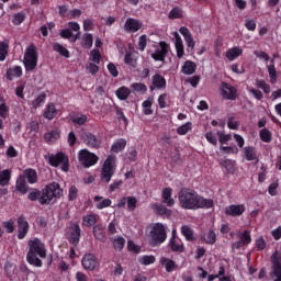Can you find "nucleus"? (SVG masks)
Returning <instances> with one entry per match:
<instances>
[{
  "mask_svg": "<svg viewBox=\"0 0 281 281\" xmlns=\"http://www.w3.org/2000/svg\"><path fill=\"white\" fill-rule=\"evenodd\" d=\"M167 81H166V77L161 76V74H155L151 77V85L149 86V90L150 91H155V90H164L167 87Z\"/></svg>",
  "mask_w": 281,
  "mask_h": 281,
  "instance_id": "obj_14",
  "label": "nucleus"
},
{
  "mask_svg": "<svg viewBox=\"0 0 281 281\" xmlns=\"http://www.w3.org/2000/svg\"><path fill=\"white\" fill-rule=\"evenodd\" d=\"M64 191L58 182H50L43 189L42 205H50L54 199H60Z\"/></svg>",
  "mask_w": 281,
  "mask_h": 281,
  "instance_id": "obj_4",
  "label": "nucleus"
},
{
  "mask_svg": "<svg viewBox=\"0 0 281 281\" xmlns=\"http://www.w3.org/2000/svg\"><path fill=\"white\" fill-rule=\"evenodd\" d=\"M81 46L85 49H91V47H93V35L91 33H86L82 35Z\"/></svg>",
  "mask_w": 281,
  "mask_h": 281,
  "instance_id": "obj_43",
  "label": "nucleus"
},
{
  "mask_svg": "<svg viewBox=\"0 0 281 281\" xmlns=\"http://www.w3.org/2000/svg\"><path fill=\"white\" fill-rule=\"evenodd\" d=\"M239 240L244 244L245 247H247V245H251V232L244 231Z\"/></svg>",
  "mask_w": 281,
  "mask_h": 281,
  "instance_id": "obj_59",
  "label": "nucleus"
},
{
  "mask_svg": "<svg viewBox=\"0 0 281 281\" xmlns=\"http://www.w3.org/2000/svg\"><path fill=\"white\" fill-rule=\"evenodd\" d=\"M57 139H60V130L58 128L52 130L50 132L44 134V142H46V144H49V142H56Z\"/></svg>",
  "mask_w": 281,
  "mask_h": 281,
  "instance_id": "obj_31",
  "label": "nucleus"
},
{
  "mask_svg": "<svg viewBox=\"0 0 281 281\" xmlns=\"http://www.w3.org/2000/svg\"><path fill=\"white\" fill-rule=\"evenodd\" d=\"M246 210L247 207H245V204H232L226 206L224 212L226 216H233V218H236L238 216H243Z\"/></svg>",
  "mask_w": 281,
  "mask_h": 281,
  "instance_id": "obj_15",
  "label": "nucleus"
},
{
  "mask_svg": "<svg viewBox=\"0 0 281 281\" xmlns=\"http://www.w3.org/2000/svg\"><path fill=\"white\" fill-rule=\"evenodd\" d=\"M222 97L224 100H236L238 98V89L227 82H222Z\"/></svg>",
  "mask_w": 281,
  "mask_h": 281,
  "instance_id": "obj_13",
  "label": "nucleus"
},
{
  "mask_svg": "<svg viewBox=\"0 0 281 281\" xmlns=\"http://www.w3.org/2000/svg\"><path fill=\"white\" fill-rule=\"evenodd\" d=\"M95 223H98V215L95 214L85 215L82 218V225L85 227H95Z\"/></svg>",
  "mask_w": 281,
  "mask_h": 281,
  "instance_id": "obj_37",
  "label": "nucleus"
},
{
  "mask_svg": "<svg viewBox=\"0 0 281 281\" xmlns=\"http://www.w3.org/2000/svg\"><path fill=\"white\" fill-rule=\"evenodd\" d=\"M270 82H276L278 79V71L276 70V59L270 60V65L267 66Z\"/></svg>",
  "mask_w": 281,
  "mask_h": 281,
  "instance_id": "obj_41",
  "label": "nucleus"
},
{
  "mask_svg": "<svg viewBox=\"0 0 281 281\" xmlns=\"http://www.w3.org/2000/svg\"><path fill=\"white\" fill-rule=\"evenodd\" d=\"M131 88L136 91V93H146L148 91V87H146V83L142 82H134L131 85Z\"/></svg>",
  "mask_w": 281,
  "mask_h": 281,
  "instance_id": "obj_53",
  "label": "nucleus"
},
{
  "mask_svg": "<svg viewBox=\"0 0 281 281\" xmlns=\"http://www.w3.org/2000/svg\"><path fill=\"white\" fill-rule=\"evenodd\" d=\"M156 50L151 54V58L159 63H166V57L170 49V45L166 42H159V46H155Z\"/></svg>",
  "mask_w": 281,
  "mask_h": 281,
  "instance_id": "obj_10",
  "label": "nucleus"
},
{
  "mask_svg": "<svg viewBox=\"0 0 281 281\" xmlns=\"http://www.w3.org/2000/svg\"><path fill=\"white\" fill-rule=\"evenodd\" d=\"M196 71V63L192 60H187L184 61L182 68H181V74L184 76H192Z\"/></svg>",
  "mask_w": 281,
  "mask_h": 281,
  "instance_id": "obj_27",
  "label": "nucleus"
},
{
  "mask_svg": "<svg viewBox=\"0 0 281 281\" xmlns=\"http://www.w3.org/2000/svg\"><path fill=\"white\" fill-rule=\"evenodd\" d=\"M80 234H81L80 225L78 223L72 224L70 236L68 238L70 245H74L75 247H77V245L80 243Z\"/></svg>",
  "mask_w": 281,
  "mask_h": 281,
  "instance_id": "obj_19",
  "label": "nucleus"
},
{
  "mask_svg": "<svg viewBox=\"0 0 281 281\" xmlns=\"http://www.w3.org/2000/svg\"><path fill=\"white\" fill-rule=\"evenodd\" d=\"M168 248L173 254H183V251H186V246L183 245V241L177 236V233L175 231H172L171 238L168 243Z\"/></svg>",
  "mask_w": 281,
  "mask_h": 281,
  "instance_id": "obj_11",
  "label": "nucleus"
},
{
  "mask_svg": "<svg viewBox=\"0 0 281 281\" xmlns=\"http://www.w3.org/2000/svg\"><path fill=\"white\" fill-rule=\"evenodd\" d=\"M78 159L83 168H91L100 161V157L94 153L89 151V149H80L78 153Z\"/></svg>",
  "mask_w": 281,
  "mask_h": 281,
  "instance_id": "obj_8",
  "label": "nucleus"
},
{
  "mask_svg": "<svg viewBox=\"0 0 281 281\" xmlns=\"http://www.w3.org/2000/svg\"><path fill=\"white\" fill-rule=\"evenodd\" d=\"M70 120L72 124H75L76 126H82L87 124V121L89 120V117L86 114H76L70 116Z\"/></svg>",
  "mask_w": 281,
  "mask_h": 281,
  "instance_id": "obj_40",
  "label": "nucleus"
},
{
  "mask_svg": "<svg viewBox=\"0 0 281 281\" xmlns=\"http://www.w3.org/2000/svg\"><path fill=\"white\" fill-rule=\"evenodd\" d=\"M160 265H162V267H165L167 273H172V271H175L177 269V262H175V260L162 257L160 258Z\"/></svg>",
  "mask_w": 281,
  "mask_h": 281,
  "instance_id": "obj_28",
  "label": "nucleus"
},
{
  "mask_svg": "<svg viewBox=\"0 0 281 281\" xmlns=\"http://www.w3.org/2000/svg\"><path fill=\"white\" fill-rule=\"evenodd\" d=\"M189 131H192V122H188L177 128L178 135H188Z\"/></svg>",
  "mask_w": 281,
  "mask_h": 281,
  "instance_id": "obj_58",
  "label": "nucleus"
},
{
  "mask_svg": "<svg viewBox=\"0 0 281 281\" xmlns=\"http://www.w3.org/2000/svg\"><path fill=\"white\" fill-rule=\"evenodd\" d=\"M10 52V42L8 40L0 42V63H3Z\"/></svg>",
  "mask_w": 281,
  "mask_h": 281,
  "instance_id": "obj_35",
  "label": "nucleus"
},
{
  "mask_svg": "<svg viewBox=\"0 0 281 281\" xmlns=\"http://www.w3.org/2000/svg\"><path fill=\"white\" fill-rule=\"evenodd\" d=\"M18 240H23L25 236L30 233V223L27 220L21 215L18 217Z\"/></svg>",
  "mask_w": 281,
  "mask_h": 281,
  "instance_id": "obj_12",
  "label": "nucleus"
},
{
  "mask_svg": "<svg viewBox=\"0 0 281 281\" xmlns=\"http://www.w3.org/2000/svg\"><path fill=\"white\" fill-rule=\"evenodd\" d=\"M76 199H78V188L71 186L68 190V201H76Z\"/></svg>",
  "mask_w": 281,
  "mask_h": 281,
  "instance_id": "obj_62",
  "label": "nucleus"
},
{
  "mask_svg": "<svg viewBox=\"0 0 281 281\" xmlns=\"http://www.w3.org/2000/svg\"><path fill=\"white\" fill-rule=\"evenodd\" d=\"M178 200L182 210H212L214 207V200L205 199L190 188H182L178 193Z\"/></svg>",
  "mask_w": 281,
  "mask_h": 281,
  "instance_id": "obj_1",
  "label": "nucleus"
},
{
  "mask_svg": "<svg viewBox=\"0 0 281 281\" xmlns=\"http://www.w3.org/2000/svg\"><path fill=\"white\" fill-rule=\"evenodd\" d=\"M125 65H128L130 67H137V60L133 57V53H126L124 57Z\"/></svg>",
  "mask_w": 281,
  "mask_h": 281,
  "instance_id": "obj_56",
  "label": "nucleus"
},
{
  "mask_svg": "<svg viewBox=\"0 0 281 281\" xmlns=\"http://www.w3.org/2000/svg\"><path fill=\"white\" fill-rule=\"evenodd\" d=\"M25 71H34L38 67V48L36 45L30 44L24 54Z\"/></svg>",
  "mask_w": 281,
  "mask_h": 281,
  "instance_id": "obj_6",
  "label": "nucleus"
},
{
  "mask_svg": "<svg viewBox=\"0 0 281 281\" xmlns=\"http://www.w3.org/2000/svg\"><path fill=\"white\" fill-rule=\"evenodd\" d=\"M90 60L95 65H100V61L102 60V54H100V49L94 48L90 52Z\"/></svg>",
  "mask_w": 281,
  "mask_h": 281,
  "instance_id": "obj_51",
  "label": "nucleus"
},
{
  "mask_svg": "<svg viewBox=\"0 0 281 281\" xmlns=\"http://www.w3.org/2000/svg\"><path fill=\"white\" fill-rule=\"evenodd\" d=\"M92 234L97 240L104 243L106 240V233L104 232V225L95 224L92 228Z\"/></svg>",
  "mask_w": 281,
  "mask_h": 281,
  "instance_id": "obj_24",
  "label": "nucleus"
},
{
  "mask_svg": "<svg viewBox=\"0 0 281 281\" xmlns=\"http://www.w3.org/2000/svg\"><path fill=\"white\" fill-rule=\"evenodd\" d=\"M238 56H243V50L238 46L229 48L226 52V58H228L229 60H236V58H238Z\"/></svg>",
  "mask_w": 281,
  "mask_h": 281,
  "instance_id": "obj_39",
  "label": "nucleus"
},
{
  "mask_svg": "<svg viewBox=\"0 0 281 281\" xmlns=\"http://www.w3.org/2000/svg\"><path fill=\"white\" fill-rule=\"evenodd\" d=\"M117 157L113 155H109L103 162L101 168V181L104 183H110L111 179H113V175H115V170L117 169Z\"/></svg>",
  "mask_w": 281,
  "mask_h": 281,
  "instance_id": "obj_5",
  "label": "nucleus"
},
{
  "mask_svg": "<svg viewBox=\"0 0 281 281\" xmlns=\"http://www.w3.org/2000/svg\"><path fill=\"white\" fill-rule=\"evenodd\" d=\"M162 203L167 207H172L175 205V198H172V188H164L161 192Z\"/></svg>",
  "mask_w": 281,
  "mask_h": 281,
  "instance_id": "obj_21",
  "label": "nucleus"
},
{
  "mask_svg": "<svg viewBox=\"0 0 281 281\" xmlns=\"http://www.w3.org/2000/svg\"><path fill=\"white\" fill-rule=\"evenodd\" d=\"M135 207H137V198L127 196V210L130 212H135Z\"/></svg>",
  "mask_w": 281,
  "mask_h": 281,
  "instance_id": "obj_61",
  "label": "nucleus"
},
{
  "mask_svg": "<svg viewBox=\"0 0 281 281\" xmlns=\"http://www.w3.org/2000/svg\"><path fill=\"white\" fill-rule=\"evenodd\" d=\"M15 189L20 194H27L30 187L27 186V181H25V177L19 176L15 182Z\"/></svg>",
  "mask_w": 281,
  "mask_h": 281,
  "instance_id": "obj_26",
  "label": "nucleus"
},
{
  "mask_svg": "<svg viewBox=\"0 0 281 281\" xmlns=\"http://www.w3.org/2000/svg\"><path fill=\"white\" fill-rule=\"evenodd\" d=\"M87 71H89L92 76H95L100 71V66L98 64L89 63L86 66Z\"/></svg>",
  "mask_w": 281,
  "mask_h": 281,
  "instance_id": "obj_63",
  "label": "nucleus"
},
{
  "mask_svg": "<svg viewBox=\"0 0 281 281\" xmlns=\"http://www.w3.org/2000/svg\"><path fill=\"white\" fill-rule=\"evenodd\" d=\"M45 100H47V94L42 92L35 100H33L32 104L34 109H38L45 104Z\"/></svg>",
  "mask_w": 281,
  "mask_h": 281,
  "instance_id": "obj_50",
  "label": "nucleus"
},
{
  "mask_svg": "<svg viewBox=\"0 0 281 281\" xmlns=\"http://www.w3.org/2000/svg\"><path fill=\"white\" fill-rule=\"evenodd\" d=\"M180 34L183 36L187 47L191 50L196 47V42H194V37H192V33H190V30L186 26H182L179 29Z\"/></svg>",
  "mask_w": 281,
  "mask_h": 281,
  "instance_id": "obj_18",
  "label": "nucleus"
},
{
  "mask_svg": "<svg viewBox=\"0 0 281 281\" xmlns=\"http://www.w3.org/2000/svg\"><path fill=\"white\" fill-rule=\"evenodd\" d=\"M27 199L29 201H38L40 205H43V189L42 191L36 188L31 189L27 194Z\"/></svg>",
  "mask_w": 281,
  "mask_h": 281,
  "instance_id": "obj_29",
  "label": "nucleus"
},
{
  "mask_svg": "<svg viewBox=\"0 0 281 281\" xmlns=\"http://www.w3.org/2000/svg\"><path fill=\"white\" fill-rule=\"evenodd\" d=\"M112 245L116 251H122L124 249V245H126V239L122 236H117L112 240Z\"/></svg>",
  "mask_w": 281,
  "mask_h": 281,
  "instance_id": "obj_45",
  "label": "nucleus"
},
{
  "mask_svg": "<svg viewBox=\"0 0 281 281\" xmlns=\"http://www.w3.org/2000/svg\"><path fill=\"white\" fill-rule=\"evenodd\" d=\"M143 26H144V23H142V21L135 18H128L125 21L124 30L125 32H131L132 34H135V32H139V30H142Z\"/></svg>",
  "mask_w": 281,
  "mask_h": 281,
  "instance_id": "obj_17",
  "label": "nucleus"
},
{
  "mask_svg": "<svg viewBox=\"0 0 281 281\" xmlns=\"http://www.w3.org/2000/svg\"><path fill=\"white\" fill-rule=\"evenodd\" d=\"M150 209L155 212V214H158V216H170V214H172V210H169L161 203H153L150 204Z\"/></svg>",
  "mask_w": 281,
  "mask_h": 281,
  "instance_id": "obj_22",
  "label": "nucleus"
},
{
  "mask_svg": "<svg viewBox=\"0 0 281 281\" xmlns=\"http://www.w3.org/2000/svg\"><path fill=\"white\" fill-rule=\"evenodd\" d=\"M23 76V68L21 66H14L7 69L5 79L12 82L14 78H21Z\"/></svg>",
  "mask_w": 281,
  "mask_h": 281,
  "instance_id": "obj_20",
  "label": "nucleus"
},
{
  "mask_svg": "<svg viewBox=\"0 0 281 281\" xmlns=\"http://www.w3.org/2000/svg\"><path fill=\"white\" fill-rule=\"evenodd\" d=\"M115 95L119 100H128V95H131V89H128L126 86L120 87L115 91Z\"/></svg>",
  "mask_w": 281,
  "mask_h": 281,
  "instance_id": "obj_38",
  "label": "nucleus"
},
{
  "mask_svg": "<svg viewBox=\"0 0 281 281\" xmlns=\"http://www.w3.org/2000/svg\"><path fill=\"white\" fill-rule=\"evenodd\" d=\"M24 179L27 180V183L34 186V183H38V173L35 169L29 168L23 171Z\"/></svg>",
  "mask_w": 281,
  "mask_h": 281,
  "instance_id": "obj_25",
  "label": "nucleus"
},
{
  "mask_svg": "<svg viewBox=\"0 0 281 281\" xmlns=\"http://www.w3.org/2000/svg\"><path fill=\"white\" fill-rule=\"evenodd\" d=\"M256 87H258V89H262L266 95H269V93H271V86L262 79L256 81Z\"/></svg>",
  "mask_w": 281,
  "mask_h": 281,
  "instance_id": "obj_49",
  "label": "nucleus"
},
{
  "mask_svg": "<svg viewBox=\"0 0 281 281\" xmlns=\"http://www.w3.org/2000/svg\"><path fill=\"white\" fill-rule=\"evenodd\" d=\"M26 19L25 12H18L12 16L13 25H21Z\"/></svg>",
  "mask_w": 281,
  "mask_h": 281,
  "instance_id": "obj_52",
  "label": "nucleus"
},
{
  "mask_svg": "<svg viewBox=\"0 0 281 281\" xmlns=\"http://www.w3.org/2000/svg\"><path fill=\"white\" fill-rule=\"evenodd\" d=\"M168 238V233L166 232V226L162 223H156L153 225L149 232V245L150 247H160L166 243Z\"/></svg>",
  "mask_w": 281,
  "mask_h": 281,
  "instance_id": "obj_3",
  "label": "nucleus"
},
{
  "mask_svg": "<svg viewBox=\"0 0 281 281\" xmlns=\"http://www.w3.org/2000/svg\"><path fill=\"white\" fill-rule=\"evenodd\" d=\"M48 164L53 168H58V166H61V170L64 172H69V157L66 156L65 153L59 151L57 154H52L48 157Z\"/></svg>",
  "mask_w": 281,
  "mask_h": 281,
  "instance_id": "obj_7",
  "label": "nucleus"
},
{
  "mask_svg": "<svg viewBox=\"0 0 281 281\" xmlns=\"http://www.w3.org/2000/svg\"><path fill=\"white\" fill-rule=\"evenodd\" d=\"M29 251L26 254V262L32 267L41 268L43 267V260L41 258H47V249L45 244L40 238L30 239Z\"/></svg>",
  "mask_w": 281,
  "mask_h": 281,
  "instance_id": "obj_2",
  "label": "nucleus"
},
{
  "mask_svg": "<svg viewBox=\"0 0 281 281\" xmlns=\"http://www.w3.org/2000/svg\"><path fill=\"white\" fill-rule=\"evenodd\" d=\"M169 19H172V20H175V19H183V10H181V8H179V7H175L169 12Z\"/></svg>",
  "mask_w": 281,
  "mask_h": 281,
  "instance_id": "obj_55",
  "label": "nucleus"
},
{
  "mask_svg": "<svg viewBox=\"0 0 281 281\" xmlns=\"http://www.w3.org/2000/svg\"><path fill=\"white\" fill-rule=\"evenodd\" d=\"M81 265L87 271H95L99 265L98 258H95L93 254H87L83 256Z\"/></svg>",
  "mask_w": 281,
  "mask_h": 281,
  "instance_id": "obj_16",
  "label": "nucleus"
},
{
  "mask_svg": "<svg viewBox=\"0 0 281 281\" xmlns=\"http://www.w3.org/2000/svg\"><path fill=\"white\" fill-rule=\"evenodd\" d=\"M56 115H58V110H56V105L54 103H48L43 116L45 117V120H54Z\"/></svg>",
  "mask_w": 281,
  "mask_h": 281,
  "instance_id": "obj_33",
  "label": "nucleus"
},
{
  "mask_svg": "<svg viewBox=\"0 0 281 281\" xmlns=\"http://www.w3.org/2000/svg\"><path fill=\"white\" fill-rule=\"evenodd\" d=\"M271 261H272V276H274L276 279L281 278L280 259H278V257L276 255H272Z\"/></svg>",
  "mask_w": 281,
  "mask_h": 281,
  "instance_id": "obj_30",
  "label": "nucleus"
},
{
  "mask_svg": "<svg viewBox=\"0 0 281 281\" xmlns=\"http://www.w3.org/2000/svg\"><path fill=\"white\" fill-rule=\"evenodd\" d=\"M53 49L59 54V56H64V58H69L71 54L69 53V49L65 48L60 43H55L53 45Z\"/></svg>",
  "mask_w": 281,
  "mask_h": 281,
  "instance_id": "obj_44",
  "label": "nucleus"
},
{
  "mask_svg": "<svg viewBox=\"0 0 281 281\" xmlns=\"http://www.w3.org/2000/svg\"><path fill=\"white\" fill-rule=\"evenodd\" d=\"M155 261H156V258L153 255H144L138 259V262L140 265H144L145 267H148V265H155Z\"/></svg>",
  "mask_w": 281,
  "mask_h": 281,
  "instance_id": "obj_47",
  "label": "nucleus"
},
{
  "mask_svg": "<svg viewBox=\"0 0 281 281\" xmlns=\"http://www.w3.org/2000/svg\"><path fill=\"white\" fill-rule=\"evenodd\" d=\"M259 137L261 142H265L266 144H269L271 142V131L263 128L259 133Z\"/></svg>",
  "mask_w": 281,
  "mask_h": 281,
  "instance_id": "obj_57",
  "label": "nucleus"
},
{
  "mask_svg": "<svg viewBox=\"0 0 281 281\" xmlns=\"http://www.w3.org/2000/svg\"><path fill=\"white\" fill-rule=\"evenodd\" d=\"M221 166L225 168L226 175H234L236 168L234 167V161L232 159H225L221 162Z\"/></svg>",
  "mask_w": 281,
  "mask_h": 281,
  "instance_id": "obj_46",
  "label": "nucleus"
},
{
  "mask_svg": "<svg viewBox=\"0 0 281 281\" xmlns=\"http://www.w3.org/2000/svg\"><path fill=\"white\" fill-rule=\"evenodd\" d=\"M244 157L246 161H256L258 164V151H256V147L247 146L244 148Z\"/></svg>",
  "mask_w": 281,
  "mask_h": 281,
  "instance_id": "obj_23",
  "label": "nucleus"
},
{
  "mask_svg": "<svg viewBox=\"0 0 281 281\" xmlns=\"http://www.w3.org/2000/svg\"><path fill=\"white\" fill-rule=\"evenodd\" d=\"M142 106L144 115H153V99L145 100Z\"/></svg>",
  "mask_w": 281,
  "mask_h": 281,
  "instance_id": "obj_48",
  "label": "nucleus"
},
{
  "mask_svg": "<svg viewBox=\"0 0 281 281\" xmlns=\"http://www.w3.org/2000/svg\"><path fill=\"white\" fill-rule=\"evenodd\" d=\"M2 227L7 234H14V220L3 222Z\"/></svg>",
  "mask_w": 281,
  "mask_h": 281,
  "instance_id": "obj_60",
  "label": "nucleus"
},
{
  "mask_svg": "<svg viewBox=\"0 0 281 281\" xmlns=\"http://www.w3.org/2000/svg\"><path fill=\"white\" fill-rule=\"evenodd\" d=\"M218 142L222 144H227V142H231L232 134H225L223 132H217Z\"/></svg>",
  "mask_w": 281,
  "mask_h": 281,
  "instance_id": "obj_64",
  "label": "nucleus"
},
{
  "mask_svg": "<svg viewBox=\"0 0 281 281\" xmlns=\"http://www.w3.org/2000/svg\"><path fill=\"white\" fill-rule=\"evenodd\" d=\"M201 240L206 243V245H214L216 243V233L214 229H209V232L201 237Z\"/></svg>",
  "mask_w": 281,
  "mask_h": 281,
  "instance_id": "obj_42",
  "label": "nucleus"
},
{
  "mask_svg": "<svg viewBox=\"0 0 281 281\" xmlns=\"http://www.w3.org/2000/svg\"><path fill=\"white\" fill-rule=\"evenodd\" d=\"M0 117H2V120L10 117V106L5 102L0 104Z\"/></svg>",
  "mask_w": 281,
  "mask_h": 281,
  "instance_id": "obj_54",
  "label": "nucleus"
},
{
  "mask_svg": "<svg viewBox=\"0 0 281 281\" xmlns=\"http://www.w3.org/2000/svg\"><path fill=\"white\" fill-rule=\"evenodd\" d=\"M12 179V170L5 169L0 171V186L5 188V186H10V180Z\"/></svg>",
  "mask_w": 281,
  "mask_h": 281,
  "instance_id": "obj_32",
  "label": "nucleus"
},
{
  "mask_svg": "<svg viewBox=\"0 0 281 281\" xmlns=\"http://www.w3.org/2000/svg\"><path fill=\"white\" fill-rule=\"evenodd\" d=\"M181 234L182 236H184L186 240H188V243H194V231H192V228L188 225H183L181 227Z\"/></svg>",
  "mask_w": 281,
  "mask_h": 281,
  "instance_id": "obj_36",
  "label": "nucleus"
},
{
  "mask_svg": "<svg viewBox=\"0 0 281 281\" xmlns=\"http://www.w3.org/2000/svg\"><path fill=\"white\" fill-rule=\"evenodd\" d=\"M81 139L88 148H93L94 150H98L102 146V139L91 132L81 134Z\"/></svg>",
  "mask_w": 281,
  "mask_h": 281,
  "instance_id": "obj_9",
  "label": "nucleus"
},
{
  "mask_svg": "<svg viewBox=\"0 0 281 281\" xmlns=\"http://www.w3.org/2000/svg\"><path fill=\"white\" fill-rule=\"evenodd\" d=\"M126 139L125 138H119L116 139L112 146H111V153H115L117 155V153H122V150H124V148H126Z\"/></svg>",
  "mask_w": 281,
  "mask_h": 281,
  "instance_id": "obj_34",
  "label": "nucleus"
}]
</instances>
